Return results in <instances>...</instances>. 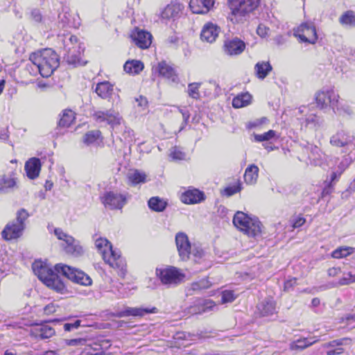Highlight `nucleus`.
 Wrapping results in <instances>:
<instances>
[{"label": "nucleus", "instance_id": "nucleus-4", "mask_svg": "<svg viewBox=\"0 0 355 355\" xmlns=\"http://www.w3.org/2000/svg\"><path fill=\"white\" fill-rule=\"evenodd\" d=\"M233 224L239 231L249 237H257L261 234V223L256 218L250 217L243 211H237L233 218Z\"/></svg>", "mask_w": 355, "mask_h": 355}, {"label": "nucleus", "instance_id": "nucleus-12", "mask_svg": "<svg viewBox=\"0 0 355 355\" xmlns=\"http://www.w3.org/2000/svg\"><path fill=\"white\" fill-rule=\"evenodd\" d=\"M338 95L331 89L324 88L315 93V99L317 106L321 109L331 105L334 108L338 103Z\"/></svg>", "mask_w": 355, "mask_h": 355}, {"label": "nucleus", "instance_id": "nucleus-36", "mask_svg": "<svg viewBox=\"0 0 355 355\" xmlns=\"http://www.w3.org/2000/svg\"><path fill=\"white\" fill-rule=\"evenodd\" d=\"M180 10V5L171 3L167 5L161 12L163 19H171L175 17Z\"/></svg>", "mask_w": 355, "mask_h": 355}, {"label": "nucleus", "instance_id": "nucleus-18", "mask_svg": "<svg viewBox=\"0 0 355 355\" xmlns=\"http://www.w3.org/2000/svg\"><path fill=\"white\" fill-rule=\"evenodd\" d=\"M257 310L261 316H270L277 313L276 302L272 297H266L257 305Z\"/></svg>", "mask_w": 355, "mask_h": 355}, {"label": "nucleus", "instance_id": "nucleus-31", "mask_svg": "<svg viewBox=\"0 0 355 355\" xmlns=\"http://www.w3.org/2000/svg\"><path fill=\"white\" fill-rule=\"evenodd\" d=\"M252 96L248 92L241 93L232 100V106L234 108H241L249 105L252 102Z\"/></svg>", "mask_w": 355, "mask_h": 355}, {"label": "nucleus", "instance_id": "nucleus-55", "mask_svg": "<svg viewBox=\"0 0 355 355\" xmlns=\"http://www.w3.org/2000/svg\"><path fill=\"white\" fill-rule=\"evenodd\" d=\"M57 306L53 303L46 305L44 308V312L46 315H51L56 311Z\"/></svg>", "mask_w": 355, "mask_h": 355}, {"label": "nucleus", "instance_id": "nucleus-64", "mask_svg": "<svg viewBox=\"0 0 355 355\" xmlns=\"http://www.w3.org/2000/svg\"><path fill=\"white\" fill-rule=\"evenodd\" d=\"M40 355H59V354H58V351L49 350V351H46V352H43L42 354H41Z\"/></svg>", "mask_w": 355, "mask_h": 355}, {"label": "nucleus", "instance_id": "nucleus-43", "mask_svg": "<svg viewBox=\"0 0 355 355\" xmlns=\"http://www.w3.org/2000/svg\"><path fill=\"white\" fill-rule=\"evenodd\" d=\"M200 86V83H190L188 85V89L187 93L188 95L194 99H198L200 98V92H199V88Z\"/></svg>", "mask_w": 355, "mask_h": 355}, {"label": "nucleus", "instance_id": "nucleus-38", "mask_svg": "<svg viewBox=\"0 0 355 355\" xmlns=\"http://www.w3.org/2000/svg\"><path fill=\"white\" fill-rule=\"evenodd\" d=\"M16 179L11 176H3L0 178V191L6 192L8 189L16 186Z\"/></svg>", "mask_w": 355, "mask_h": 355}, {"label": "nucleus", "instance_id": "nucleus-37", "mask_svg": "<svg viewBox=\"0 0 355 355\" xmlns=\"http://www.w3.org/2000/svg\"><path fill=\"white\" fill-rule=\"evenodd\" d=\"M74 120L75 113L71 110H65L61 115L59 125L62 127H69L73 123Z\"/></svg>", "mask_w": 355, "mask_h": 355}, {"label": "nucleus", "instance_id": "nucleus-9", "mask_svg": "<svg viewBox=\"0 0 355 355\" xmlns=\"http://www.w3.org/2000/svg\"><path fill=\"white\" fill-rule=\"evenodd\" d=\"M54 234L58 239L64 242L62 245L64 248V250L67 254L74 257H78L83 254V248L80 246L79 242L75 240L71 236L67 234L60 228H55L54 230Z\"/></svg>", "mask_w": 355, "mask_h": 355}, {"label": "nucleus", "instance_id": "nucleus-61", "mask_svg": "<svg viewBox=\"0 0 355 355\" xmlns=\"http://www.w3.org/2000/svg\"><path fill=\"white\" fill-rule=\"evenodd\" d=\"M343 352V349L341 347H338L336 349H330L327 352L328 355H336L340 354Z\"/></svg>", "mask_w": 355, "mask_h": 355}, {"label": "nucleus", "instance_id": "nucleus-48", "mask_svg": "<svg viewBox=\"0 0 355 355\" xmlns=\"http://www.w3.org/2000/svg\"><path fill=\"white\" fill-rule=\"evenodd\" d=\"M241 190V184L238 182L237 184L227 187L224 190V194L227 196H231Z\"/></svg>", "mask_w": 355, "mask_h": 355}, {"label": "nucleus", "instance_id": "nucleus-32", "mask_svg": "<svg viewBox=\"0 0 355 355\" xmlns=\"http://www.w3.org/2000/svg\"><path fill=\"white\" fill-rule=\"evenodd\" d=\"M83 143L87 146L98 145L102 142L101 133L99 130H91L83 137Z\"/></svg>", "mask_w": 355, "mask_h": 355}, {"label": "nucleus", "instance_id": "nucleus-42", "mask_svg": "<svg viewBox=\"0 0 355 355\" xmlns=\"http://www.w3.org/2000/svg\"><path fill=\"white\" fill-rule=\"evenodd\" d=\"M211 284L207 278L202 279L198 282H194L191 284V289L194 291L206 289L211 286Z\"/></svg>", "mask_w": 355, "mask_h": 355}, {"label": "nucleus", "instance_id": "nucleus-45", "mask_svg": "<svg viewBox=\"0 0 355 355\" xmlns=\"http://www.w3.org/2000/svg\"><path fill=\"white\" fill-rule=\"evenodd\" d=\"M268 122V119L266 117H262L260 119H255L253 121H250L248 123L247 128L249 129L257 128L261 129V125L267 123Z\"/></svg>", "mask_w": 355, "mask_h": 355}, {"label": "nucleus", "instance_id": "nucleus-29", "mask_svg": "<svg viewBox=\"0 0 355 355\" xmlns=\"http://www.w3.org/2000/svg\"><path fill=\"white\" fill-rule=\"evenodd\" d=\"M144 67V63L137 60H128L123 65L124 71L130 75L139 74Z\"/></svg>", "mask_w": 355, "mask_h": 355}, {"label": "nucleus", "instance_id": "nucleus-34", "mask_svg": "<svg viewBox=\"0 0 355 355\" xmlns=\"http://www.w3.org/2000/svg\"><path fill=\"white\" fill-rule=\"evenodd\" d=\"M317 341V340H314L313 338H300L297 339L293 342H292L290 344V349L295 351V350H302L313 343H315Z\"/></svg>", "mask_w": 355, "mask_h": 355}, {"label": "nucleus", "instance_id": "nucleus-33", "mask_svg": "<svg viewBox=\"0 0 355 355\" xmlns=\"http://www.w3.org/2000/svg\"><path fill=\"white\" fill-rule=\"evenodd\" d=\"M149 208L156 212H162L165 210L168 202L166 200L159 197H152L148 202Z\"/></svg>", "mask_w": 355, "mask_h": 355}, {"label": "nucleus", "instance_id": "nucleus-27", "mask_svg": "<svg viewBox=\"0 0 355 355\" xmlns=\"http://www.w3.org/2000/svg\"><path fill=\"white\" fill-rule=\"evenodd\" d=\"M352 141V137L343 131L336 132L330 139V144L336 147H344Z\"/></svg>", "mask_w": 355, "mask_h": 355}, {"label": "nucleus", "instance_id": "nucleus-50", "mask_svg": "<svg viewBox=\"0 0 355 355\" xmlns=\"http://www.w3.org/2000/svg\"><path fill=\"white\" fill-rule=\"evenodd\" d=\"M257 34L261 37H267L270 35V28L263 24H260L257 29Z\"/></svg>", "mask_w": 355, "mask_h": 355}, {"label": "nucleus", "instance_id": "nucleus-59", "mask_svg": "<svg viewBox=\"0 0 355 355\" xmlns=\"http://www.w3.org/2000/svg\"><path fill=\"white\" fill-rule=\"evenodd\" d=\"M178 110L180 111V112L182 115V119H183L184 123L185 124H187L188 121H189V119L190 117L189 112L187 110H182V109H181L180 107H178Z\"/></svg>", "mask_w": 355, "mask_h": 355}, {"label": "nucleus", "instance_id": "nucleus-62", "mask_svg": "<svg viewBox=\"0 0 355 355\" xmlns=\"http://www.w3.org/2000/svg\"><path fill=\"white\" fill-rule=\"evenodd\" d=\"M344 340H347V339L333 340V341L330 342L329 343H328V346L336 347V346L341 345H343V343Z\"/></svg>", "mask_w": 355, "mask_h": 355}, {"label": "nucleus", "instance_id": "nucleus-2", "mask_svg": "<svg viewBox=\"0 0 355 355\" xmlns=\"http://www.w3.org/2000/svg\"><path fill=\"white\" fill-rule=\"evenodd\" d=\"M29 60L43 77H49L59 66V56L51 49H45L31 54Z\"/></svg>", "mask_w": 355, "mask_h": 355}, {"label": "nucleus", "instance_id": "nucleus-40", "mask_svg": "<svg viewBox=\"0 0 355 355\" xmlns=\"http://www.w3.org/2000/svg\"><path fill=\"white\" fill-rule=\"evenodd\" d=\"M254 141L257 142L270 141L277 137V133L275 130H270L263 134H254Z\"/></svg>", "mask_w": 355, "mask_h": 355}, {"label": "nucleus", "instance_id": "nucleus-51", "mask_svg": "<svg viewBox=\"0 0 355 355\" xmlns=\"http://www.w3.org/2000/svg\"><path fill=\"white\" fill-rule=\"evenodd\" d=\"M135 102L137 103V107L140 108V110H144L148 105V101L146 98L144 96H140L138 98H135Z\"/></svg>", "mask_w": 355, "mask_h": 355}, {"label": "nucleus", "instance_id": "nucleus-54", "mask_svg": "<svg viewBox=\"0 0 355 355\" xmlns=\"http://www.w3.org/2000/svg\"><path fill=\"white\" fill-rule=\"evenodd\" d=\"M305 222H306V220L304 217H302L301 216H298L297 217H296L294 219L293 227V228L300 227L302 226Z\"/></svg>", "mask_w": 355, "mask_h": 355}, {"label": "nucleus", "instance_id": "nucleus-17", "mask_svg": "<svg viewBox=\"0 0 355 355\" xmlns=\"http://www.w3.org/2000/svg\"><path fill=\"white\" fill-rule=\"evenodd\" d=\"M216 306V303L211 300L198 299L193 306L189 308L190 314H201L211 311Z\"/></svg>", "mask_w": 355, "mask_h": 355}, {"label": "nucleus", "instance_id": "nucleus-46", "mask_svg": "<svg viewBox=\"0 0 355 355\" xmlns=\"http://www.w3.org/2000/svg\"><path fill=\"white\" fill-rule=\"evenodd\" d=\"M236 299V295L232 291H224L222 292L221 304L232 302Z\"/></svg>", "mask_w": 355, "mask_h": 355}, {"label": "nucleus", "instance_id": "nucleus-5", "mask_svg": "<svg viewBox=\"0 0 355 355\" xmlns=\"http://www.w3.org/2000/svg\"><path fill=\"white\" fill-rule=\"evenodd\" d=\"M261 0H229L232 21L240 23L259 5Z\"/></svg>", "mask_w": 355, "mask_h": 355}, {"label": "nucleus", "instance_id": "nucleus-41", "mask_svg": "<svg viewBox=\"0 0 355 355\" xmlns=\"http://www.w3.org/2000/svg\"><path fill=\"white\" fill-rule=\"evenodd\" d=\"M340 22L343 25L348 26H355V13L352 11H347L340 18Z\"/></svg>", "mask_w": 355, "mask_h": 355}, {"label": "nucleus", "instance_id": "nucleus-10", "mask_svg": "<svg viewBox=\"0 0 355 355\" xmlns=\"http://www.w3.org/2000/svg\"><path fill=\"white\" fill-rule=\"evenodd\" d=\"M128 195L117 191L105 192L101 197L104 206L110 209H121L127 202Z\"/></svg>", "mask_w": 355, "mask_h": 355}, {"label": "nucleus", "instance_id": "nucleus-28", "mask_svg": "<svg viewBox=\"0 0 355 355\" xmlns=\"http://www.w3.org/2000/svg\"><path fill=\"white\" fill-rule=\"evenodd\" d=\"M259 169L255 164L249 165L244 173V181L247 184L253 185L257 182Z\"/></svg>", "mask_w": 355, "mask_h": 355}, {"label": "nucleus", "instance_id": "nucleus-57", "mask_svg": "<svg viewBox=\"0 0 355 355\" xmlns=\"http://www.w3.org/2000/svg\"><path fill=\"white\" fill-rule=\"evenodd\" d=\"M311 157L313 159H322L321 155H320V150L318 147L314 146L311 148Z\"/></svg>", "mask_w": 355, "mask_h": 355}, {"label": "nucleus", "instance_id": "nucleus-58", "mask_svg": "<svg viewBox=\"0 0 355 355\" xmlns=\"http://www.w3.org/2000/svg\"><path fill=\"white\" fill-rule=\"evenodd\" d=\"M344 171H345V168H342L340 170H336V171H333L331 175V181L334 182L337 178H338L341 175V174L343 173V172Z\"/></svg>", "mask_w": 355, "mask_h": 355}, {"label": "nucleus", "instance_id": "nucleus-1", "mask_svg": "<svg viewBox=\"0 0 355 355\" xmlns=\"http://www.w3.org/2000/svg\"><path fill=\"white\" fill-rule=\"evenodd\" d=\"M32 268L41 282L60 293H66L67 288L58 273H62L71 281L80 285L90 286L92 283L89 276L83 271L62 263L56 264L54 270L46 261L37 260L33 263Z\"/></svg>", "mask_w": 355, "mask_h": 355}, {"label": "nucleus", "instance_id": "nucleus-14", "mask_svg": "<svg viewBox=\"0 0 355 355\" xmlns=\"http://www.w3.org/2000/svg\"><path fill=\"white\" fill-rule=\"evenodd\" d=\"M175 244L179 256L182 261H187L190 257L191 245L185 233L178 232L175 236Z\"/></svg>", "mask_w": 355, "mask_h": 355}, {"label": "nucleus", "instance_id": "nucleus-26", "mask_svg": "<svg viewBox=\"0 0 355 355\" xmlns=\"http://www.w3.org/2000/svg\"><path fill=\"white\" fill-rule=\"evenodd\" d=\"M147 178L148 175L145 172L138 169L129 170L127 174L128 184L132 186L146 182Z\"/></svg>", "mask_w": 355, "mask_h": 355}, {"label": "nucleus", "instance_id": "nucleus-25", "mask_svg": "<svg viewBox=\"0 0 355 355\" xmlns=\"http://www.w3.org/2000/svg\"><path fill=\"white\" fill-rule=\"evenodd\" d=\"M157 309L153 308L151 309H142L137 307H127L123 311H119L116 313V316L119 318L128 317V316H139L141 317L146 313H155Z\"/></svg>", "mask_w": 355, "mask_h": 355}, {"label": "nucleus", "instance_id": "nucleus-16", "mask_svg": "<svg viewBox=\"0 0 355 355\" xmlns=\"http://www.w3.org/2000/svg\"><path fill=\"white\" fill-rule=\"evenodd\" d=\"M220 32V28L213 22H207L202 28L200 39L203 42L213 43Z\"/></svg>", "mask_w": 355, "mask_h": 355}, {"label": "nucleus", "instance_id": "nucleus-7", "mask_svg": "<svg viewBox=\"0 0 355 355\" xmlns=\"http://www.w3.org/2000/svg\"><path fill=\"white\" fill-rule=\"evenodd\" d=\"M28 214L24 209L17 212L16 219L9 222L2 231V237L7 241L19 238L25 229L24 221L28 218Z\"/></svg>", "mask_w": 355, "mask_h": 355}, {"label": "nucleus", "instance_id": "nucleus-44", "mask_svg": "<svg viewBox=\"0 0 355 355\" xmlns=\"http://www.w3.org/2000/svg\"><path fill=\"white\" fill-rule=\"evenodd\" d=\"M170 157L175 160H182L186 158V154L180 148L174 147L171 150Z\"/></svg>", "mask_w": 355, "mask_h": 355}, {"label": "nucleus", "instance_id": "nucleus-60", "mask_svg": "<svg viewBox=\"0 0 355 355\" xmlns=\"http://www.w3.org/2000/svg\"><path fill=\"white\" fill-rule=\"evenodd\" d=\"M340 272L339 268H331L328 270V275L331 277H335Z\"/></svg>", "mask_w": 355, "mask_h": 355}, {"label": "nucleus", "instance_id": "nucleus-13", "mask_svg": "<svg viewBox=\"0 0 355 355\" xmlns=\"http://www.w3.org/2000/svg\"><path fill=\"white\" fill-rule=\"evenodd\" d=\"M93 116L97 123L110 125L112 128L120 125L122 121L119 113L114 110L97 111Z\"/></svg>", "mask_w": 355, "mask_h": 355}, {"label": "nucleus", "instance_id": "nucleus-21", "mask_svg": "<svg viewBox=\"0 0 355 355\" xmlns=\"http://www.w3.org/2000/svg\"><path fill=\"white\" fill-rule=\"evenodd\" d=\"M204 193L198 189H189L181 196V200L184 204H196L204 200Z\"/></svg>", "mask_w": 355, "mask_h": 355}, {"label": "nucleus", "instance_id": "nucleus-20", "mask_svg": "<svg viewBox=\"0 0 355 355\" xmlns=\"http://www.w3.org/2000/svg\"><path fill=\"white\" fill-rule=\"evenodd\" d=\"M214 0H190L189 7L193 13L205 14L213 6Z\"/></svg>", "mask_w": 355, "mask_h": 355}, {"label": "nucleus", "instance_id": "nucleus-39", "mask_svg": "<svg viewBox=\"0 0 355 355\" xmlns=\"http://www.w3.org/2000/svg\"><path fill=\"white\" fill-rule=\"evenodd\" d=\"M354 251V248L352 247H340L333 251L331 256L335 259H341L352 254Z\"/></svg>", "mask_w": 355, "mask_h": 355}, {"label": "nucleus", "instance_id": "nucleus-8", "mask_svg": "<svg viewBox=\"0 0 355 355\" xmlns=\"http://www.w3.org/2000/svg\"><path fill=\"white\" fill-rule=\"evenodd\" d=\"M156 275L163 284L168 286L178 285L185 278V275L173 266L157 268Z\"/></svg>", "mask_w": 355, "mask_h": 355}, {"label": "nucleus", "instance_id": "nucleus-63", "mask_svg": "<svg viewBox=\"0 0 355 355\" xmlns=\"http://www.w3.org/2000/svg\"><path fill=\"white\" fill-rule=\"evenodd\" d=\"M318 117L315 115L311 114L306 119L307 123H316L318 121Z\"/></svg>", "mask_w": 355, "mask_h": 355}, {"label": "nucleus", "instance_id": "nucleus-23", "mask_svg": "<svg viewBox=\"0 0 355 355\" xmlns=\"http://www.w3.org/2000/svg\"><path fill=\"white\" fill-rule=\"evenodd\" d=\"M25 171L28 178L34 180L37 178L41 171V162L38 158L29 159L25 164Z\"/></svg>", "mask_w": 355, "mask_h": 355}, {"label": "nucleus", "instance_id": "nucleus-35", "mask_svg": "<svg viewBox=\"0 0 355 355\" xmlns=\"http://www.w3.org/2000/svg\"><path fill=\"white\" fill-rule=\"evenodd\" d=\"M272 66L269 62H259L256 64L254 69L257 77L260 79H264L272 70Z\"/></svg>", "mask_w": 355, "mask_h": 355}, {"label": "nucleus", "instance_id": "nucleus-56", "mask_svg": "<svg viewBox=\"0 0 355 355\" xmlns=\"http://www.w3.org/2000/svg\"><path fill=\"white\" fill-rule=\"evenodd\" d=\"M297 284V279L296 278H291L290 279H288L284 283V291H288L290 289L293 288V286Z\"/></svg>", "mask_w": 355, "mask_h": 355}, {"label": "nucleus", "instance_id": "nucleus-52", "mask_svg": "<svg viewBox=\"0 0 355 355\" xmlns=\"http://www.w3.org/2000/svg\"><path fill=\"white\" fill-rule=\"evenodd\" d=\"M86 340L83 338L70 339L66 340V344L69 346L82 345L85 343Z\"/></svg>", "mask_w": 355, "mask_h": 355}, {"label": "nucleus", "instance_id": "nucleus-53", "mask_svg": "<svg viewBox=\"0 0 355 355\" xmlns=\"http://www.w3.org/2000/svg\"><path fill=\"white\" fill-rule=\"evenodd\" d=\"M81 321L78 320L73 323H66L64 325V329L67 331H69L73 329H77L80 326Z\"/></svg>", "mask_w": 355, "mask_h": 355}, {"label": "nucleus", "instance_id": "nucleus-3", "mask_svg": "<svg viewBox=\"0 0 355 355\" xmlns=\"http://www.w3.org/2000/svg\"><path fill=\"white\" fill-rule=\"evenodd\" d=\"M95 245L101 254L105 262L113 268L123 270L125 261L121 257L120 252L114 250L110 242L105 238H98L95 241Z\"/></svg>", "mask_w": 355, "mask_h": 355}, {"label": "nucleus", "instance_id": "nucleus-22", "mask_svg": "<svg viewBox=\"0 0 355 355\" xmlns=\"http://www.w3.org/2000/svg\"><path fill=\"white\" fill-rule=\"evenodd\" d=\"M31 334L36 338L46 339L52 337L55 334V330L47 324H37L31 328Z\"/></svg>", "mask_w": 355, "mask_h": 355}, {"label": "nucleus", "instance_id": "nucleus-30", "mask_svg": "<svg viewBox=\"0 0 355 355\" xmlns=\"http://www.w3.org/2000/svg\"><path fill=\"white\" fill-rule=\"evenodd\" d=\"M96 93L102 98H108L113 92V85L107 81L99 83L95 89Z\"/></svg>", "mask_w": 355, "mask_h": 355}, {"label": "nucleus", "instance_id": "nucleus-24", "mask_svg": "<svg viewBox=\"0 0 355 355\" xmlns=\"http://www.w3.org/2000/svg\"><path fill=\"white\" fill-rule=\"evenodd\" d=\"M155 71L162 77L173 83H177L178 78L174 69L166 62H161L158 64Z\"/></svg>", "mask_w": 355, "mask_h": 355}, {"label": "nucleus", "instance_id": "nucleus-19", "mask_svg": "<svg viewBox=\"0 0 355 355\" xmlns=\"http://www.w3.org/2000/svg\"><path fill=\"white\" fill-rule=\"evenodd\" d=\"M245 48V43L237 38L225 42L224 51L230 55H234L241 53Z\"/></svg>", "mask_w": 355, "mask_h": 355}, {"label": "nucleus", "instance_id": "nucleus-6", "mask_svg": "<svg viewBox=\"0 0 355 355\" xmlns=\"http://www.w3.org/2000/svg\"><path fill=\"white\" fill-rule=\"evenodd\" d=\"M63 42L65 51L64 58L67 63L74 67L83 64L82 55L85 48L78 42L77 37L74 35L66 37Z\"/></svg>", "mask_w": 355, "mask_h": 355}, {"label": "nucleus", "instance_id": "nucleus-49", "mask_svg": "<svg viewBox=\"0 0 355 355\" xmlns=\"http://www.w3.org/2000/svg\"><path fill=\"white\" fill-rule=\"evenodd\" d=\"M354 282H355V275L352 274V272H348L345 274L343 278L340 279L338 284L340 286H344L350 284Z\"/></svg>", "mask_w": 355, "mask_h": 355}, {"label": "nucleus", "instance_id": "nucleus-11", "mask_svg": "<svg viewBox=\"0 0 355 355\" xmlns=\"http://www.w3.org/2000/svg\"><path fill=\"white\" fill-rule=\"evenodd\" d=\"M294 35L299 38L300 42L315 44L318 35L315 26L312 23H304L294 31Z\"/></svg>", "mask_w": 355, "mask_h": 355}, {"label": "nucleus", "instance_id": "nucleus-15", "mask_svg": "<svg viewBox=\"0 0 355 355\" xmlns=\"http://www.w3.org/2000/svg\"><path fill=\"white\" fill-rule=\"evenodd\" d=\"M131 37L135 44L140 49H148L152 43V35L146 31L135 28L131 33Z\"/></svg>", "mask_w": 355, "mask_h": 355}, {"label": "nucleus", "instance_id": "nucleus-47", "mask_svg": "<svg viewBox=\"0 0 355 355\" xmlns=\"http://www.w3.org/2000/svg\"><path fill=\"white\" fill-rule=\"evenodd\" d=\"M190 255H192L193 257L194 261L197 262L204 257L205 252L200 247L193 246V249H191Z\"/></svg>", "mask_w": 355, "mask_h": 355}]
</instances>
